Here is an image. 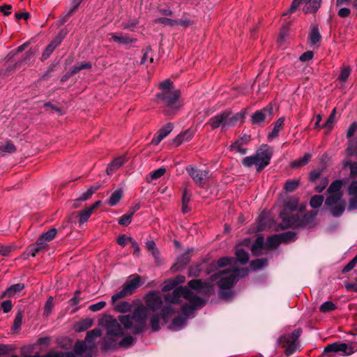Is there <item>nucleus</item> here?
<instances>
[{
    "label": "nucleus",
    "instance_id": "20",
    "mask_svg": "<svg viewBox=\"0 0 357 357\" xmlns=\"http://www.w3.org/2000/svg\"><path fill=\"white\" fill-rule=\"evenodd\" d=\"M195 135V130L193 129H188L183 133L178 135L174 139V142L176 146L180 145L184 142L190 141Z\"/></svg>",
    "mask_w": 357,
    "mask_h": 357
},
{
    "label": "nucleus",
    "instance_id": "57",
    "mask_svg": "<svg viewBox=\"0 0 357 357\" xmlns=\"http://www.w3.org/2000/svg\"><path fill=\"white\" fill-rule=\"evenodd\" d=\"M134 338L131 336L125 337L120 342L119 345L122 347H129L133 343Z\"/></svg>",
    "mask_w": 357,
    "mask_h": 357
},
{
    "label": "nucleus",
    "instance_id": "38",
    "mask_svg": "<svg viewBox=\"0 0 357 357\" xmlns=\"http://www.w3.org/2000/svg\"><path fill=\"white\" fill-rule=\"evenodd\" d=\"M153 61V59L152 56L151 50L150 48H147L143 54V56L141 60V64H147L151 63Z\"/></svg>",
    "mask_w": 357,
    "mask_h": 357
},
{
    "label": "nucleus",
    "instance_id": "32",
    "mask_svg": "<svg viewBox=\"0 0 357 357\" xmlns=\"http://www.w3.org/2000/svg\"><path fill=\"white\" fill-rule=\"evenodd\" d=\"M312 155L310 153H305L302 158H300L292 162L293 167H299L306 165Z\"/></svg>",
    "mask_w": 357,
    "mask_h": 357
},
{
    "label": "nucleus",
    "instance_id": "9",
    "mask_svg": "<svg viewBox=\"0 0 357 357\" xmlns=\"http://www.w3.org/2000/svg\"><path fill=\"white\" fill-rule=\"evenodd\" d=\"M180 95V91L175 89L169 92L159 93L157 94L156 98L158 103L176 109L179 107L178 100Z\"/></svg>",
    "mask_w": 357,
    "mask_h": 357
},
{
    "label": "nucleus",
    "instance_id": "46",
    "mask_svg": "<svg viewBox=\"0 0 357 357\" xmlns=\"http://www.w3.org/2000/svg\"><path fill=\"white\" fill-rule=\"evenodd\" d=\"M16 69V64L9 65L5 70H0V77L6 78L8 77Z\"/></svg>",
    "mask_w": 357,
    "mask_h": 357
},
{
    "label": "nucleus",
    "instance_id": "63",
    "mask_svg": "<svg viewBox=\"0 0 357 357\" xmlns=\"http://www.w3.org/2000/svg\"><path fill=\"white\" fill-rule=\"evenodd\" d=\"M349 193L351 195L357 196V181H353L349 188Z\"/></svg>",
    "mask_w": 357,
    "mask_h": 357
},
{
    "label": "nucleus",
    "instance_id": "24",
    "mask_svg": "<svg viewBox=\"0 0 357 357\" xmlns=\"http://www.w3.org/2000/svg\"><path fill=\"white\" fill-rule=\"evenodd\" d=\"M310 42L312 45L318 43L321 39V35L317 26H313L310 29L309 33Z\"/></svg>",
    "mask_w": 357,
    "mask_h": 357
},
{
    "label": "nucleus",
    "instance_id": "23",
    "mask_svg": "<svg viewBox=\"0 0 357 357\" xmlns=\"http://www.w3.org/2000/svg\"><path fill=\"white\" fill-rule=\"evenodd\" d=\"M110 35L112 36V39L114 42H116L119 44L127 45V44L132 43L135 41V40L130 38L127 35L121 34V36H117V35H115L113 33H112Z\"/></svg>",
    "mask_w": 357,
    "mask_h": 357
},
{
    "label": "nucleus",
    "instance_id": "33",
    "mask_svg": "<svg viewBox=\"0 0 357 357\" xmlns=\"http://www.w3.org/2000/svg\"><path fill=\"white\" fill-rule=\"evenodd\" d=\"M93 212V208H86L85 209L80 211L79 214V222L82 224L86 222L90 218Z\"/></svg>",
    "mask_w": 357,
    "mask_h": 357
},
{
    "label": "nucleus",
    "instance_id": "44",
    "mask_svg": "<svg viewBox=\"0 0 357 357\" xmlns=\"http://www.w3.org/2000/svg\"><path fill=\"white\" fill-rule=\"evenodd\" d=\"M16 151V148L13 144L10 142H7L6 144L0 146V153H12Z\"/></svg>",
    "mask_w": 357,
    "mask_h": 357
},
{
    "label": "nucleus",
    "instance_id": "53",
    "mask_svg": "<svg viewBox=\"0 0 357 357\" xmlns=\"http://www.w3.org/2000/svg\"><path fill=\"white\" fill-rule=\"evenodd\" d=\"M166 169L163 167H160L151 174V178L152 180H155L160 178L165 174Z\"/></svg>",
    "mask_w": 357,
    "mask_h": 357
},
{
    "label": "nucleus",
    "instance_id": "4",
    "mask_svg": "<svg viewBox=\"0 0 357 357\" xmlns=\"http://www.w3.org/2000/svg\"><path fill=\"white\" fill-rule=\"evenodd\" d=\"M273 155L272 149L267 145L261 146L255 155L247 156L242 160V164L247 167L255 165L257 172H261L269 163Z\"/></svg>",
    "mask_w": 357,
    "mask_h": 357
},
{
    "label": "nucleus",
    "instance_id": "60",
    "mask_svg": "<svg viewBox=\"0 0 357 357\" xmlns=\"http://www.w3.org/2000/svg\"><path fill=\"white\" fill-rule=\"evenodd\" d=\"M130 238L131 237H128L126 235L123 234L119 236L117 239V243L121 246H125L128 242H130Z\"/></svg>",
    "mask_w": 357,
    "mask_h": 357
},
{
    "label": "nucleus",
    "instance_id": "34",
    "mask_svg": "<svg viewBox=\"0 0 357 357\" xmlns=\"http://www.w3.org/2000/svg\"><path fill=\"white\" fill-rule=\"evenodd\" d=\"M245 145L238 141H235L230 147L231 151L239 153L241 155H244L247 153V149L244 148Z\"/></svg>",
    "mask_w": 357,
    "mask_h": 357
},
{
    "label": "nucleus",
    "instance_id": "64",
    "mask_svg": "<svg viewBox=\"0 0 357 357\" xmlns=\"http://www.w3.org/2000/svg\"><path fill=\"white\" fill-rule=\"evenodd\" d=\"M54 357H76L75 355L71 352H58L54 353Z\"/></svg>",
    "mask_w": 357,
    "mask_h": 357
},
{
    "label": "nucleus",
    "instance_id": "18",
    "mask_svg": "<svg viewBox=\"0 0 357 357\" xmlns=\"http://www.w3.org/2000/svg\"><path fill=\"white\" fill-rule=\"evenodd\" d=\"M126 162L124 156H119L116 158L112 162H111L107 169V174L108 175L113 174L119 167H121Z\"/></svg>",
    "mask_w": 357,
    "mask_h": 357
},
{
    "label": "nucleus",
    "instance_id": "8",
    "mask_svg": "<svg viewBox=\"0 0 357 357\" xmlns=\"http://www.w3.org/2000/svg\"><path fill=\"white\" fill-rule=\"evenodd\" d=\"M322 0H294L288 11L284 14H291L301 5L304 4L303 10L305 13H314L320 8Z\"/></svg>",
    "mask_w": 357,
    "mask_h": 357
},
{
    "label": "nucleus",
    "instance_id": "11",
    "mask_svg": "<svg viewBox=\"0 0 357 357\" xmlns=\"http://www.w3.org/2000/svg\"><path fill=\"white\" fill-rule=\"evenodd\" d=\"M186 171L194 182L199 186H203L204 181L208 176V171L206 169H199L193 166L186 167Z\"/></svg>",
    "mask_w": 357,
    "mask_h": 357
},
{
    "label": "nucleus",
    "instance_id": "29",
    "mask_svg": "<svg viewBox=\"0 0 357 357\" xmlns=\"http://www.w3.org/2000/svg\"><path fill=\"white\" fill-rule=\"evenodd\" d=\"M100 188V185H93L90 187L86 192L82 194L79 198L77 199V201H86L89 199L91 196L96 192V190H98Z\"/></svg>",
    "mask_w": 357,
    "mask_h": 357
},
{
    "label": "nucleus",
    "instance_id": "58",
    "mask_svg": "<svg viewBox=\"0 0 357 357\" xmlns=\"http://www.w3.org/2000/svg\"><path fill=\"white\" fill-rule=\"evenodd\" d=\"M314 53L312 51H307L300 56V61L305 62L311 60L313 58Z\"/></svg>",
    "mask_w": 357,
    "mask_h": 357
},
{
    "label": "nucleus",
    "instance_id": "35",
    "mask_svg": "<svg viewBox=\"0 0 357 357\" xmlns=\"http://www.w3.org/2000/svg\"><path fill=\"white\" fill-rule=\"evenodd\" d=\"M280 239L281 241V243H287L291 241L294 240L296 233L291 231H286L282 234H278Z\"/></svg>",
    "mask_w": 357,
    "mask_h": 357
},
{
    "label": "nucleus",
    "instance_id": "2",
    "mask_svg": "<svg viewBox=\"0 0 357 357\" xmlns=\"http://www.w3.org/2000/svg\"><path fill=\"white\" fill-rule=\"evenodd\" d=\"M239 276V270H229L219 271L212 275V280L219 279L218 285L220 288L219 296L224 299H228L232 296V291L229 289L236 283Z\"/></svg>",
    "mask_w": 357,
    "mask_h": 357
},
{
    "label": "nucleus",
    "instance_id": "26",
    "mask_svg": "<svg viewBox=\"0 0 357 357\" xmlns=\"http://www.w3.org/2000/svg\"><path fill=\"white\" fill-rule=\"evenodd\" d=\"M93 324V321L90 319L82 320L75 326L77 332H82L89 328Z\"/></svg>",
    "mask_w": 357,
    "mask_h": 357
},
{
    "label": "nucleus",
    "instance_id": "5",
    "mask_svg": "<svg viewBox=\"0 0 357 357\" xmlns=\"http://www.w3.org/2000/svg\"><path fill=\"white\" fill-rule=\"evenodd\" d=\"M298 206V198L292 197L285 201L284 204V209L280 213V217L282 221V225L284 227H290L294 226H298L300 223V215L298 213L288 215L289 212H293L296 211Z\"/></svg>",
    "mask_w": 357,
    "mask_h": 357
},
{
    "label": "nucleus",
    "instance_id": "37",
    "mask_svg": "<svg viewBox=\"0 0 357 357\" xmlns=\"http://www.w3.org/2000/svg\"><path fill=\"white\" fill-rule=\"evenodd\" d=\"M337 308L335 304L332 301H326L320 306V311L323 313L329 312Z\"/></svg>",
    "mask_w": 357,
    "mask_h": 357
},
{
    "label": "nucleus",
    "instance_id": "25",
    "mask_svg": "<svg viewBox=\"0 0 357 357\" xmlns=\"http://www.w3.org/2000/svg\"><path fill=\"white\" fill-rule=\"evenodd\" d=\"M300 185L298 179L287 180L284 185V190L287 192H291L295 191Z\"/></svg>",
    "mask_w": 357,
    "mask_h": 357
},
{
    "label": "nucleus",
    "instance_id": "39",
    "mask_svg": "<svg viewBox=\"0 0 357 357\" xmlns=\"http://www.w3.org/2000/svg\"><path fill=\"white\" fill-rule=\"evenodd\" d=\"M130 296L128 291L123 287V289L112 296V303H116L119 299Z\"/></svg>",
    "mask_w": 357,
    "mask_h": 357
},
{
    "label": "nucleus",
    "instance_id": "21",
    "mask_svg": "<svg viewBox=\"0 0 357 357\" xmlns=\"http://www.w3.org/2000/svg\"><path fill=\"white\" fill-rule=\"evenodd\" d=\"M114 306V309L115 311L121 313H126L130 311L132 308V305L129 302L127 301H121L116 302L115 303H112Z\"/></svg>",
    "mask_w": 357,
    "mask_h": 357
},
{
    "label": "nucleus",
    "instance_id": "19",
    "mask_svg": "<svg viewBox=\"0 0 357 357\" xmlns=\"http://www.w3.org/2000/svg\"><path fill=\"white\" fill-rule=\"evenodd\" d=\"M140 277L137 275H132V278L128 280L124 284L123 287L128 291V294L131 295L134 291L139 286Z\"/></svg>",
    "mask_w": 357,
    "mask_h": 357
},
{
    "label": "nucleus",
    "instance_id": "13",
    "mask_svg": "<svg viewBox=\"0 0 357 357\" xmlns=\"http://www.w3.org/2000/svg\"><path fill=\"white\" fill-rule=\"evenodd\" d=\"M273 115L272 106H267L261 110L255 112L252 116V121L253 123H260L266 120L270 121Z\"/></svg>",
    "mask_w": 357,
    "mask_h": 357
},
{
    "label": "nucleus",
    "instance_id": "10",
    "mask_svg": "<svg viewBox=\"0 0 357 357\" xmlns=\"http://www.w3.org/2000/svg\"><path fill=\"white\" fill-rule=\"evenodd\" d=\"M356 351V349L352 342L343 343L340 342H335L329 344L324 350L325 353H341L342 356H350Z\"/></svg>",
    "mask_w": 357,
    "mask_h": 357
},
{
    "label": "nucleus",
    "instance_id": "14",
    "mask_svg": "<svg viewBox=\"0 0 357 357\" xmlns=\"http://www.w3.org/2000/svg\"><path fill=\"white\" fill-rule=\"evenodd\" d=\"M280 342L282 344V347L284 349V352L287 356H290L294 354L298 345V341L294 337L289 335H284L280 337Z\"/></svg>",
    "mask_w": 357,
    "mask_h": 357
},
{
    "label": "nucleus",
    "instance_id": "45",
    "mask_svg": "<svg viewBox=\"0 0 357 357\" xmlns=\"http://www.w3.org/2000/svg\"><path fill=\"white\" fill-rule=\"evenodd\" d=\"M54 304H53V297L50 296L48 299L47 300L45 307H44V314L45 316H49L53 309Z\"/></svg>",
    "mask_w": 357,
    "mask_h": 357
},
{
    "label": "nucleus",
    "instance_id": "42",
    "mask_svg": "<svg viewBox=\"0 0 357 357\" xmlns=\"http://www.w3.org/2000/svg\"><path fill=\"white\" fill-rule=\"evenodd\" d=\"M351 73V68L348 66H345L342 68L340 75L338 77V80L342 82H344L348 77H349Z\"/></svg>",
    "mask_w": 357,
    "mask_h": 357
},
{
    "label": "nucleus",
    "instance_id": "1",
    "mask_svg": "<svg viewBox=\"0 0 357 357\" xmlns=\"http://www.w3.org/2000/svg\"><path fill=\"white\" fill-rule=\"evenodd\" d=\"M181 297L188 300L189 304H185L181 307L182 314L186 317L174 319L172 328L178 331L185 324L187 317L193 314L194 311L204 305V301L197 296L186 287H180L174 290L172 294L162 295L158 292H151L146 296V306L142 305L136 307L132 314L120 315L118 320L109 317L105 320L107 335L102 341V347L105 350L110 349L116 345V337H122L124 330H130L134 334L141 333L146 324L149 309L152 311L162 310L164 319L174 314L175 311L172 304L179 303Z\"/></svg>",
    "mask_w": 357,
    "mask_h": 357
},
{
    "label": "nucleus",
    "instance_id": "16",
    "mask_svg": "<svg viewBox=\"0 0 357 357\" xmlns=\"http://www.w3.org/2000/svg\"><path fill=\"white\" fill-rule=\"evenodd\" d=\"M173 124L171 123H167L162 128H160L157 134L151 139V144L153 145H158L160 142L165 138L172 130Z\"/></svg>",
    "mask_w": 357,
    "mask_h": 357
},
{
    "label": "nucleus",
    "instance_id": "47",
    "mask_svg": "<svg viewBox=\"0 0 357 357\" xmlns=\"http://www.w3.org/2000/svg\"><path fill=\"white\" fill-rule=\"evenodd\" d=\"M22 318H23V314L21 311H19L15 316L13 325V329L17 330L19 329L22 323Z\"/></svg>",
    "mask_w": 357,
    "mask_h": 357
},
{
    "label": "nucleus",
    "instance_id": "43",
    "mask_svg": "<svg viewBox=\"0 0 357 357\" xmlns=\"http://www.w3.org/2000/svg\"><path fill=\"white\" fill-rule=\"evenodd\" d=\"M133 214H134V212H130L129 214H125V215H122L119 219V221H118L119 224L121 225H123V226L128 225L132 221Z\"/></svg>",
    "mask_w": 357,
    "mask_h": 357
},
{
    "label": "nucleus",
    "instance_id": "3",
    "mask_svg": "<svg viewBox=\"0 0 357 357\" xmlns=\"http://www.w3.org/2000/svg\"><path fill=\"white\" fill-rule=\"evenodd\" d=\"M341 188V181H333L328 189L329 196L325 202L330 207L331 214L335 217L342 215L345 208V202L342 199Z\"/></svg>",
    "mask_w": 357,
    "mask_h": 357
},
{
    "label": "nucleus",
    "instance_id": "52",
    "mask_svg": "<svg viewBox=\"0 0 357 357\" xmlns=\"http://www.w3.org/2000/svg\"><path fill=\"white\" fill-rule=\"evenodd\" d=\"M357 264V255L344 267L343 273L351 271Z\"/></svg>",
    "mask_w": 357,
    "mask_h": 357
},
{
    "label": "nucleus",
    "instance_id": "62",
    "mask_svg": "<svg viewBox=\"0 0 357 357\" xmlns=\"http://www.w3.org/2000/svg\"><path fill=\"white\" fill-rule=\"evenodd\" d=\"M350 13L351 10L348 8H341L337 12V15L340 17H347Z\"/></svg>",
    "mask_w": 357,
    "mask_h": 357
},
{
    "label": "nucleus",
    "instance_id": "55",
    "mask_svg": "<svg viewBox=\"0 0 357 357\" xmlns=\"http://www.w3.org/2000/svg\"><path fill=\"white\" fill-rule=\"evenodd\" d=\"M200 265L197 264L194 266H191L189 268V276L190 277H197L199 275L201 272Z\"/></svg>",
    "mask_w": 357,
    "mask_h": 357
},
{
    "label": "nucleus",
    "instance_id": "48",
    "mask_svg": "<svg viewBox=\"0 0 357 357\" xmlns=\"http://www.w3.org/2000/svg\"><path fill=\"white\" fill-rule=\"evenodd\" d=\"M336 114V109L334 108L331 112L329 117L328 118L326 122L322 126V128H331L333 126V123L334 122V119Z\"/></svg>",
    "mask_w": 357,
    "mask_h": 357
},
{
    "label": "nucleus",
    "instance_id": "41",
    "mask_svg": "<svg viewBox=\"0 0 357 357\" xmlns=\"http://www.w3.org/2000/svg\"><path fill=\"white\" fill-rule=\"evenodd\" d=\"M267 264V259H257L255 260H253L250 263V266L252 269H260L265 266Z\"/></svg>",
    "mask_w": 357,
    "mask_h": 357
},
{
    "label": "nucleus",
    "instance_id": "12",
    "mask_svg": "<svg viewBox=\"0 0 357 357\" xmlns=\"http://www.w3.org/2000/svg\"><path fill=\"white\" fill-rule=\"evenodd\" d=\"M188 287L198 293L206 295H210L213 291V287L208 282H202L201 280H190Z\"/></svg>",
    "mask_w": 357,
    "mask_h": 357
},
{
    "label": "nucleus",
    "instance_id": "31",
    "mask_svg": "<svg viewBox=\"0 0 357 357\" xmlns=\"http://www.w3.org/2000/svg\"><path fill=\"white\" fill-rule=\"evenodd\" d=\"M280 243H281V241L280 239L278 234H275L271 236H269L266 242V246L269 248H273L277 247Z\"/></svg>",
    "mask_w": 357,
    "mask_h": 357
},
{
    "label": "nucleus",
    "instance_id": "36",
    "mask_svg": "<svg viewBox=\"0 0 357 357\" xmlns=\"http://www.w3.org/2000/svg\"><path fill=\"white\" fill-rule=\"evenodd\" d=\"M324 202V197L322 195H314L310 201V204L312 208H317L321 206Z\"/></svg>",
    "mask_w": 357,
    "mask_h": 357
},
{
    "label": "nucleus",
    "instance_id": "56",
    "mask_svg": "<svg viewBox=\"0 0 357 357\" xmlns=\"http://www.w3.org/2000/svg\"><path fill=\"white\" fill-rule=\"evenodd\" d=\"M106 305L105 301H99L96 303L92 304L89 307V309L93 312H97L102 310Z\"/></svg>",
    "mask_w": 357,
    "mask_h": 357
},
{
    "label": "nucleus",
    "instance_id": "59",
    "mask_svg": "<svg viewBox=\"0 0 357 357\" xmlns=\"http://www.w3.org/2000/svg\"><path fill=\"white\" fill-rule=\"evenodd\" d=\"M356 130H357V123L354 122L351 124V126H349V128L347 130V137L348 138L351 137L354 135V133L356 132Z\"/></svg>",
    "mask_w": 357,
    "mask_h": 357
},
{
    "label": "nucleus",
    "instance_id": "30",
    "mask_svg": "<svg viewBox=\"0 0 357 357\" xmlns=\"http://www.w3.org/2000/svg\"><path fill=\"white\" fill-rule=\"evenodd\" d=\"M236 259L242 264H245L249 259V255L243 249H237L236 251Z\"/></svg>",
    "mask_w": 357,
    "mask_h": 357
},
{
    "label": "nucleus",
    "instance_id": "54",
    "mask_svg": "<svg viewBox=\"0 0 357 357\" xmlns=\"http://www.w3.org/2000/svg\"><path fill=\"white\" fill-rule=\"evenodd\" d=\"M234 259L230 257H222L217 261V266L220 268L231 264Z\"/></svg>",
    "mask_w": 357,
    "mask_h": 357
},
{
    "label": "nucleus",
    "instance_id": "28",
    "mask_svg": "<svg viewBox=\"0 0 357 357\" xmlns=\"http://www.w3.org/2000/svg\"><path fill=\"white\" fill-rule=\"evenodd\" d=\"M264 245V238L261 236H258L252 246V253L255 255H259L260 250L263 248Z\"/></svg>",
    "mask_w": 357,
    "mask_h": 357
},
{
    "label": "nucleus",
    "instance_id": "61",
    "mask_svg": "<svg viewBox=\"0 0 357 357\" xmlns=\"http://www.w3.org/2000/svg\"><path fill=\"white\" fill-rule=\"evenodd\" d=\"M130 243L134 250L133 255L138 256L139 254L140 248L137 241L133 238H130Z\"/></svg>",
    "mask_w": 357,
    "mask_h": 357
},
{
    "label": "nucleus",
    "instance_id": "22",
    "mask_svg": "<svg viewBox=\"0 0 357 357\" xmlns=\"http://www.w3.org/2000/svg\"><path fill=\"white\" fill-rule=\"evenodd\" d=\"M284 123V119L281 117L277 120L274 124L272 132L268 135V138L272 140L274 138L278 137L280 128L283 126Z\"/></svg>",
    "mask_w": 357,
    "mask_h": 357
},
{
    "label": "nucleus",
    "instance_id": "7",
    "mask_svg": "<svg viewBox=\"0 0 357 357\" xmlns=\"http://www.w3.org/2000/svg\"><path fill=\"white\" fill-rule=\"evenodd\" d=\"M237 121V116H231L229 113L223 112L211 118L209 124L212 129H216L221 126L222 130H226L234 126Z\"/></svg>",
    "mask_w": 357,
    "mask_h": 357
},
{
    "label": "nucleus",
    "instance_id": "27",
    "mask_svg": "<svg viewBox=\"0 0 357 357\" xmlns=\"http://www.w3.org/2000/svg\"><path fill=\"white\" fill-rule=\"evenodd\" d=\"M123 195L122 190H117L114 191L112 195L110 196L109 199L108 200V204L110 206H114L118 204V202L121 200Z\"/></svg>",
    "mask_w": 357,
    "mask_h": 357
},
{
    "label": "nucleus",
    "instance_id": "51",
    "mask_svg": "<svg viewBox=\"0 0 357 357\" xmlns=\"http://www.w3.org/2000/svg\"><path fill=\"white\" fill-rule=\"evenodd\" d=\"M56 232V229L52 228L49 229L47 232L43 234L40 236L45 238L47 241H50L55 237Z\"/></svg>",
    "mask_w": 357,
    "mask_h": 357
},
{
    "label": "nucleus",
    "instance_id": "40",
    "mask_svg": "<svg viewBox=\"0 0 357 357\" xmlns=\"http://www.w3.org/2000/svg\"><path fill=\"white\" fill-rule=\"evenodd\" d=\"M160 89H161L160 93H165L173 91V83L169 79H165V81L160 83Z\"/></svg>",
    "mask_w": 357,
    "mask_h": 357
},
{
    "label": "nucleus",
    "instance_id": "6",
    "mask_svg": "<svg viewBox=\"0 0 357 357\" xmlns=\"http://www.w3.org/2000/svg\"><path fill=\"white\" fill-rule=\"evenodd\" d=\"M101 330L94 328L88 332L85 341H78L74 347V352L80 357H91L93 350V342L96 337L101 336Z\"/></svg>",
    "mask_w": 357,
    "mask_h": 357
},
{
    "label": "nucleus",
    "instance_id": "50",
    "mask_svg": "<svg viewBox=\"0 0 357 357\" xmlns=\"http://www.w3.org/2000/svg\"><path fill=\"white\" fill-rule=\"evenodd\" d=\"M151 326L153 331H157L160 329V318L158 315L151 317Z\"/></svg>",
    "mask_w": 357,
    "mask_h": 357
},
{
    "label": "nucleus",
    "instance_id": "15",
    "mask_svg": "<svg viewBox=\"0 0 357 357\" xmlns=\"http://www.w3.org/2000/svg\"><path fill=\"white\" fill-rule=\"evenodd\" d=\"M66 35V32L62 31L52 40L43 52L42 55L43 59H46L50 56L54 50L61 44Z\"/></svg>",
    "mask_w": 357,
    "mask_h": 357
},
{
    "label": "nucleus",
    "instance_id": "49",
    "mask_svg": "<svg viewBox=\"0 0 357 357\" xmlns=\"http://www.w3.org/2000/svg\"><path fill=\"white\" fill-rule=\"evenodd\" d=\"M155 22L163 24L165 25L171 26H174L176 25V20H172V19L167 18V17H160V18L155 20Z\"/></svg>",
    "mask_w": 357,
    "mask_h": 357
},
{
    "label": "nucleus",
    "instance_id": "17",
    "mask_svg": "<svg viewBox=\"0 0 357 357\" xmlns=\"http://www.w3.org/2000/svg\"><path fill=\"white\" fill-rule=\"evenodd\" d=\"M24 289V284L23 283H17L11 285L7 289L2 293L1 298L3 297H13L17 295Z\"/></svg>",
    "mask_w": 357,
    "mask_h": 357
}]
</instances>
